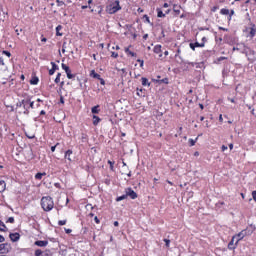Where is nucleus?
I'll return each instance as SVG.
<instances>
[{
    "label": "nucleus",
    "mask_w": 256,
    "mask_h": 256,
    "mask_svg": "<svg viewBox=\"0 0 256 256\" xmlns=\"http://www.w3.org/2000/svg\"><path fill=\"white\" fill-rule=\"evenodd\" d=\"M41 206L45 211H51L53 209L54 203H53V198L52 197H43L41 199Z\"/></svg>",
    "instance_id": "obj_1"
},
{
    "label": "nucleus",
    "mask_w": 256,
    "mask_h": 256,
    "mask_svg": "<svg viewBox=\"0 0 256 256\" xmlns=\"http://www.w3.org/2000/svg\"><path fill=\"white\" fill-rule=\"evenodd\" d=\"M119 10H121V6H119V1L116 0L113 6H110V8L108 9V13L110 14L117 13V11Z\"/></svg>",
    "instance_id": "obj_2"
},
{
    "label": "nucleus",
    "mask_w": 256,
    "mask_h": 256,
    "mask_svg": "<svg viewBox=\"0 0 256 256\" xmlns=\"http://www.w3.org/2000/svg\"><path fill=\"white\" fill-rule=\"evenodd\" d=\"M11 251V244H1L0 245V254L9 253Z\"/></svg>",
    "instance_id": "obj_3"
},
{
    "label": "nucleus",
    "mask_w": 256,
    "mask_h": 256,
    "mask_svg": "<svg viewBox=\"0 0 256 256\" xmlns=\"http://www.w3.org/2000/svg\"><path fill=\"white\" fill-rule=\"evenodd\" d=\"M62 69H64L68 79H73L75 77V75L71 74V69L69 68V66L62 64Z\"/></svg>",
    "instance_id": "obj_4"
},
{
    "label": "nucleus",
    "mask_w": 256,
    "mask_h": 256,
    "mask_svg": "<svg viewBox=\"0 0 256 256\" xmlns=\"http://www.w3.org/2000/svg\"><path fill=\"white\" fill-rule=\"evenodd\" d=\"M126 195L130 199H137V193L135 191H133V189H131V188L126 189Z\"/></svg>",
    "instance_id": "obj_5"
},
{
    "label": "nucleus",
    "mask_w": 256,
    "mask_h": 256,
    "mask_svg": "<svg viewBox=\"0 0 256 256\" xmlns=\"http://www.w3.org/2000/svg\"><path fill=\"white\" fill-rule=\"evenodd\" d=\"M246 235H247V230H242L240 233H238L237 235H235V237H236V245H237V243H239V242L241 241V239H243Z\"/></svg>",
    "instance_id": "obj_6"
},
{
    "label": "nucleus",
    "mask_w": 256,
    "mask_h": 256,
    "mask_svg": "<svg viewBox=\"0 0 256 256\" xmlns=\"http://www.w3.org/2000/svg\"><path fill=\"white\" fill-rule=\"evenodd\" d=\"M237 236H233L228 244V249H235L237 247Z\"/></svg>",
    "instance_id": "obj_7"
},
{
    "label": "nucleus",
    "mask_w": 256,
    "mask_h": 256,
    "mask_svg": "<svg viewBox=\"0 0 256 256\" xmlns=\"http://www.w3.org/2000/svg\"><path fill=\"white\" fill-rule=\"evenodd\" d=\"M9 237L13 243H16V241H19L21 235H19V233H11Z\"/></svg>",
    "instance_id": "obj_8"
},
{
    "label": "nucleus",
    "mask_w": 256,
    "mask_h": 256,
    "mask_svg": "<svg viewBox=\"0 0 256 256\" xmlns=\"http://www.w3.org/2000/svg\"><path fill=\"white\" fill-rule=\"evenodd\" d=\"M190 47L193 51H195V47H205V43H199V42H196L195 44L190 43Z\"/></svg>",
    "instance_id": "obj_9"
},
{
    "label": "nucleus",
    "mask_w": 256,
    "mask_h": 256,
    "mask_svg": "<svg viewBox=\"0 0 256 256\" xmlns=\"http://www.w3.org/2000/svg\"><path fill=\"white\" fill-rule=\"evenodd\" d=\"M35 245H37L38 247H47V245H49V242L38 240L35 242Z\"/></svg>",
    "instance_id": "obj_10"
},
{
    "label": "nucleus",
    "mask_w": 256,
    "mask_h": 256,
    "mask_svg": "<svg viewBox=\"0 0 256 256\" xmlns=\"http://www.w3.org/2000/svg\"><path fill=\"white\" fill-rule=\"evenodd\" d=\"M256 34V28H249V34L248 37H250V39H253V37H255Z\"/></svg>",
    "instance_id": "obj_11"
},
{
    "label": "nucleus",
    "mask_w": 256,
    "mask_h": 256,
    "mask_svg": "<svg viewBox=\"0 0 256 256\" xmlns=\"http://www.w3.org/2000/svg\"><path fill=\"white\" fill-rule=\"evenodd\" d=\"M154 53L158 54L159 57H163V54H161V46L160 45L154 47Z\"/></svg>",
    "instance_id": "obj_12"
},
{
    "label": "nucleus",
    "mask_w": 256,
    "mask_h": 256,
    "mask_svg": "<svg viewBox=\"0 0 256 256\" xmlns=\"http://www.w3.org/2000/svg\"><path fill=\"white\" fill-rule=\"evenodd\" d=\"M142 85H143L144 87H150L151 83H149V79L143 77V78H142Z\"/></svg>",
    "instance_id": "obj_13"
},
{
    "label": "nucleus",
    "mask_w": 256,
    "mask_h": 256,
    "mask_svg": "<svg viewBox=\"0 0 256 256\" xmlns=\"http://www.w3.org/2000/svg\"><path fill=\"white\" fill-rule=\"evenodd\" d=\"M62 29H63V26H62V25H58V26L56 27V35H57L58 37L63 36V34L59 32V31H61Z\"/></svg>",
    "instance_id": "obj_14"
},
{
    "label": "nucleus",
    "mask_w": 256,
    "mask_h": 256,
    "mask_svg": "<svg viewBox=\"0 0 256 256\" xmlns=\"http://www.w3.org/2000/svg\"><path fill=\"white\" fill-rule=\"evenodd\" d=\"M71 155H73V151L68 150L65 153V159H68V161H71Z\"/></svg>",
    "instance_id": "obj_15"
},
{
    "label": "nucleus",
    "mask_w": 256,
    "mask_h": 256,
    "mask_svg": "<svg viewBox=\"0 0 256 256\" xmlns=\"http://www.w3.org/2000/svg\"><path fill=\"white\" fill-rule=\"evenodd\" d=\"M93 119V125H99V121H101V118L99 116L94 115Z\"/></svg>",
    "instance_id": "obj_16"
},
{
    "label": "nucleus",
    "mask_w": 256,
    "mask_h": 256,
    "mask_svg": "<svg viewBox=\"0 0 256 256\" xmlns=\"http://www.w3.org/2000/svg\"><path fill=\"white\" fill-rule=\"evenodd\" d=\"M90 75L91 77H94V79H101V75L97 74L95 70H92Z\"/></svg>",
    "instance_id": "obj_17"
},
{
    "label": "nucleus",
    "mask_w": 256,
    "mask_h": 256,
    "mask_svg": "<svg viewBox=\"0 0 256 256\" xmlns=\"http://www.w3.org/2000/svg\"><path fill=\"white\" fill-rule=\"evenodd\" d=\"M5 187H6V184H5V181H0V193H3V191H5Z\"/></svg>",
    "instance_id": "obj_18"
},
{
    "label": "nucleus",
    "mask_w": 256,
    "mask_h": 256,
    "mask_svg": "<svg viewBox=\"0 0 256 256\" xmlns=\"http://www.w3.org/2000/svg\"><path fill=\"white\" fill-rule=\"evenodd\" d=\"M37 83H39V78L37 77H34L30 80L31 85H37Z\"/></svg>",
    "instance_id": "obj_19"
},
{
    "label": "nucleus",
    "mask_w": 256,
    "mask_h": 256,
    "mask_svg": "<svg viewBox=\"0 0 256 256\" xmlns=\"http://www.w3.org/2000/svg\"><path fill=\"white\" fill-rule=\"evenodd\" d=\"M157 13H158L157 17H160V18L165 17V13H163V11L159 8H157Z\"/></svg>",
    "instance_id": "obj_20"
},
{
    "label": "nucleus",
    "mask_w": 256,
    "mask_h": 256,
    "mask_svg": "<svg viewBox=\"0 0 256 256\" xmlns=\"http://www.w3.org/2000/svg\"><path fill=\"white\" fill-rule=\"evenodd\" d=\"M125 53H128V55H131V57H137V54H135L134 52H131V50H129V48L125 49Z\"/></svg>",
    "instance_id": "obj_21"
},
{
    "label": "nucleus",
    "mask_w": 256,
    "mask_h": 256,
    "mask_svg": "<svg viewBox=\"0 0 256 256\" xmlns=\"http://www.w3.org/2000/svg\"><path fill=\"white\" fill-rule=\"evenodd\" d=\"M47 175L45 172L44 173H37L35 175V179H43V176Z\"/></svg>",
    "instance_id": "obj_22"
},
{
    "label": "nucleus",
    "mask_w": 256,
    "mask_h": 256,
    "mask_svg": "<svg viewBox=\"0 0 256 256\" xmlns=\"http://www.w3.org/2000/svg\"><path fill=\"white\" fill-rule=\"evenodd\" d=\"M221 15H229V9H225L223 8L221 11H220Z\"/></svg>",
    "instance_id": "obj_23"
},
{
    "label": "nucleus",
    "mask_w": 256,
    "mask_h": 256,
    "mask_svg": "<svg viewBox=\"0 0 256 256\" xmlns=\"http://www.w3.org/2000/svg\"><path fill=\"white\" fill-rule=\"evenodd\" d=\"M92 113H94V114L99 113V106L92 107Z\"/></svg>",
    "instance_id": "obj_24"
},
{
    "label": "nucleus",
    "mask_w": 256,
    "mask_h": 256,
    "mask_svg": "<svg viewBox=\"0 0 256 256\" xmlns=\"http://www.w3.org/2000/svg\"><path fill=\"white\" fill-rule=\"evenodd\" d=\"M126 197H127V194L122 195V196L116 198V201H123Z\"/></svg>",
    "instance_id": "obj_25"
},
{
    "label": "nucleus",
    "mask_w": 256,
    "mask_h": 256,
    "mask_svg": "<svg viewBox=\"0 0 256 256\" xmlns=\"http://www.w3.org/2000/svg\"><path fill=\"white\" fill-rule=\"evenodd\" d=\"M58 7H65V2L57 0Z\"/></svg>",
    "instance_id": "obj_26"
},
{
    "label": "nucleus",
    "mask_w": 256,
    "mask_h": 256,
    "mask_svg": "<svg viewBox=\"0 0 256 256\" xmlns=\"http://www.w3.org/2000/svg\"><path fill=\"white\" fill-rule=\"evenodd\" d=\"M52 65V69H54V71H57V69H59V66H57V64H55V62H51Z\"/></svg>",
    "instance_id": "obj_27"
},
{
    "label": "nucleus",
    "mask_w": 256,
    "mask_h": 256,
    "mask_svg": "<svg viewBox=\"0 0 256 256\" xmlns=\"http://www.w3.org/2000/svg\"><path fill=\"white\" fill-rule=\"evenodd\" d=\"M0 231H5V224L0 220Z\"/></svg>",
    "instance_id": "obj_28"
},
{
    "label": "nucleus",
    "mask_w": 256,
    "mask_h": 256,
    "mask_svg": "<svg viewBox=\"0 0 256 256\" xmlns=\"http://www.w3.org/2000/svg\"><path fill=\"white\" fill-rule=\"evenodd\" d=\"M26 137H28V139H35V134H26Z\"/></svg>",
    "instance_id": "obj_29"
},
{
    "label": "nucleus",
    "mask_w": 256,
    "mask_h": 256,
    "mask_svg": "<svg viewBox=\"0 0 256 256\" xmlns=\"http://www.w3.org/2000/svg\"><path fill=\"white\" fill-rule=\"evenodd\" d=\"M190 146L193 147V145H195L196 140L190 139L189 140Z\"/></svg>",
    "instance_id": "obj_30"
},
{
    "label": "nucleus",
    "mask_w": 256,
    "mask_h": 256,
    "mask_svg": "<svg viewBox=\"0 0 256 256\" xmlns=\"http://www.w3.org/2000/svg\"><path fill=\"white\" fill-rule=\"evenodd\" d=\"M8 223H15V218L9 217L8 218Z\"/></svg>",
    "instance_id": "obj_31"
},
{
    "label": "nucleus",
    "mask_w": 256,
    "mask_h": 256,
    "mask_svg": "<svg viewBox=\"0 0 256 256\" xmlns=\"http://www.w3.org/2000/svg\"><path fill=\"white\" fill-rule=\"evenodd\" d=\"M67 223V220H60L58 222V225H65Z\"/></svg>",
    "instance_id": "obj_32"
},
{
    "label": "nucleus",
    "mask_w": 256,
    "mask_h": 256,
    "mask_svg": "<svg viewBox=\"0 0 256 256\" xmlns=\"http://www.w3.org/2000/svg\"><path fill=\"white\" fill-rule=\"evenodd\" d=\"M4 55H7V57H11V52H9V51H3L2 52Z\"/></svg>",
    "instance_id": "obj_33"
},
{
    "label": "nucleus",
    "mask_w": 256,
    "mask_h": 256,
    "mask_svg": "<svg viewBox=\"0 0 256 256\" xmlns=\"http://www.w3.org/2000/svg\"><path fill=\"white\" fill-rule=\"evenodd\" d=\"M42 253H43V252H42L41 250H39V249L35 251V255H36V256H40Z\"/></svg>",
    "instance_id": "obj_34"
},
{
    "label": "nucleus",
    "mask_w": 256,
    "mask_h": 256,
    "mask_svg": "<svg viewBox=\"0 0 256 256\" xmlns=\"http://www.w3.org/2000/svg\"><path fill=\"white\" fill-rule=\"evenodd\" d=\"M66 45H67V43L64 42L63 45H62V53H65Z\"/></svg>",
    "instance_id": "obj_35"
},
{
    "label": "nucleus",
    "mask_w": 256,
    "mask_h": 256,
    "mask_svg": "<svg viewBox=\"0 0 256 256\" xmlns=\"http://www.w3.org/2000/svg\"><path fill=\"white\" fill-rule=\"evenodd\" d=\"M164 242L166 243V247H169V243H171V240H169V239H164Z\"/></svg>",
    "instance_id": "obj_36"
},
{
    "label": "nucleus",
    "mask_w": 256,
    "mask_h": 256,
    "mask_svg": "<svg viewBox=\"0 0 256 256\" xmlns=\"http://www.w3.org/2000/svg\"><path fill=\"white\" fill-rule=\"evenodd\" d=\"M252 197H253L254 201L256 202V190L252 192Z\"/></svg>",
    "instance_id": "obj_37"
},
{
    "label": "nucleus",
    "mask_w": 256,
    "mask_h": 256,
    "mask_svg": "<svg viewBox=\"0 0 256 256\" xmlns=\"http://www.w3.org/2000/svg\"><path fill=\"white\" fill-rule=\"evenodd\" d=\"M111 57L117 58V57H119V54L112 52Z\"/></svg>",
    "instance_id": "obj_38"
},
{
    "label": "nucleus",
    "mask_w": 256,
    "mask_h": 256,
    "mask_svg": "<svg viewBox=\"0 0 256 256\" xmlns=\"http://www.w3.org/2000/svg\"><path fill=\"white\" fill-rule=\"evenodd\" d=\"M54 74H55V69H53V68L50 69V70H49V75H54Z\"/></svg>",
    "instance_id": "obj_39"
},
{
    "label": "nucleus",
    "mask_w": 256,
    "mask_h": 256,
    "mask_svg": "<svg viewBox=\"0 0 256 256\" xmlns=\"http://www.w3.org/2000/svg\"><path fill=\"white\" fill-rule=\"evenodd\" d=\"M108 163H109V165H110L111 171H113V162H111V160H109Z\"/></svg>",
    "instance_id": "obj_40"
},
{
    "label": "nucleus",
    "mask_w": 256,
    "mask_h": 256,
    "mask_svg": "<svg viewBox=\"0 0 256 256\" xmlns=\"http://www.w3.org/2000/svg\"><path fill=\"white\" fill-rule=\"evenodd\" d=\"M5 65V62L3 61V58L0 57V66L3 67Z\"/></svg>",
    "instance_id": "obj_41"
},
{
    "label": "nucleus",
    "mask_w": 256,
    "mask_h": 256,
    "mask_svg": "<svg viewBox=\"0 0 256 256\" xmlns=\"http://www.w3.org/2000/svg\"><path fill=\"white\" fill-rule=\"evenodd\" d=\"M57 145H59V143H57L55 146H52V147H51V151H52V152H55V149L57 148Z\"/></svg>",
    "instance_id": "obj_42"
},
{
    "label": "nucleus",
    "mask_w": 256,
    "mask_h": 256,
    "mask_svg": "<svg viewBox=\"0 0 256 256\" xmlns=\"http://www.w3.org/2000/svg\"><path fill=\"white\" fill-rule=\"evenodd\" d=\"M232 15H235V11H234V10H231V11H230L229 21H231V16H232Z\"/></svg>",
    "instance_id": "obj_43"
},
{
    "label": "nucleus",
    "mask_w": 256,
    "mask_h": 256,
    "mask_svg": "<svg viewBox=\"0 0 256 256\" xmlns=\"http://www.w3.org/2000/svg\"><path fill=\"white\" fill-rule=\"evenodd\" d=\"M86 209H93V206L91 204L86 205Z\"/></svg>",
    "instance_id": "obj_44"
},
{
    "label": "nucleus",
    "mask_w": 256,
    "mask_h": 256,
    "mask_svg": "<svg viewBox=\"0 0 256 256\" xmlns=\"http://www.w3.org/2000/svg\"><path fill=\"white\" fill-rule=\"evenodd\" d=\"M3 241H5V237L0 235V243H3Z\"/></svg>",
    "instance_id": "obj_45"
},
{
    "label": "nucleus",
    "mask_w": 256,
    "mask_h": 256,
    "mask_svg": "<svg viewBox=\"0 0 256 256\" xmlns=\"http://www.w3.org/2000/svg\"><path fill=\"white\" fill-rule=\"evenodd\" d=\"M138 63H140V67H143V60L138 59Z\"/></svg>",
    "instance_id": "obj_46"
},
{
    "label": "nucleus",
    "mask_w": 256,
    "mask_h": 256,
    "mask_svg": "<svg viewBox=\"0 0 256 256\" xmlns=\"http://www.w3.org/2000/svg\"><path fill=\"white\" fill-rule=\"evenodd\" d=\"M99 80H100L101 85L105 84V80H103L102 78H100Z\"/></svg>",
    "instance_id": "obj_47"
},
{
    "label": "nucleus",
    "mask_w": 256,
    "mask_h": 256,
    "mask_svg": "<svg viewBox=\"0 0 256 256\" xmlns=\"http://www.w3.org/2000/svg\"><path fill=\"white\" fill-rule=\"evenodd\" d=\"M114 227H119V222L118 221L114 222Z\"/></svg>",
    "instance_id": "obj_48"
},
{
    "label": "nucleus",
    "mask_w": 256,
    "mask_h": 256,
    "mask_svg": "<svg viewBox=\"0 0 256 256\" xmlns=\"http://www.w3.org/2000/svg\"><path fill=\"white\" fill-rule=\"evenodd\" d=\"M222 151H227V146L223 145L222 146Z\"/></svg>",
    "instance_id": "obj_49"
},
{
    "label": "nucleus",
    "mask_w": 256,
    "mask_h": 256,
    "mask_svg": "<svg viewBox=\"0 0 256 256\" xmlns=\"http://www.w3.org/2000/svg\"><path fill=\"white\" fill-rule=\"evenodd\" d=\"M94 221H95V223H99V218H97V216H95Z\"/></svg>",
    "instance_id": "obj_50"
},
{
    "label": "nucleus",
    "mask_w": 256,
    "mask_h": 256,
    "mask_svg": "<svg viewBox=\"0 0 256 256\" xmlns=\"http://www.w3.org/2000/svg\"><path fill=\"white\" fill-rule=\"evenodd\" d=\"M219 121L223 122V115H219Z\"/></svg>",
    "instance_id": "obj_51"
},
{
    "label": "nucleus",
    "mask_w": 256,
    "mask_h": 256,
    "mask_svg": "<svg viewBox=\"0 0 256 256\" xmlns=\"http://www.w3.org/2000/svg\"><path fill=\"white\" fill-rule=\"evenodd\" d=\"M59 81H61V78H57L55 79V83H59Z\"/></svg>",
    "instance_id": "obj_52"
},
{
    "label": "nucleus",
    "mask_w": 256,
    "mask_h": 256,
    "mask_svg": "<svg viewBox=\"0 0 256 256\" xmlns=\"http://www.w3.org/2000/svg\"><path fill=\"white\" fill-rule=\"evenodd\" d=\"M163 7H164L165 9H167V7H169V4H168V3H164Z\"/></svg>",
    "instance_id": "obj_53"
},
{
    "label": "nucleus",
    "mask_w": 256,
    "mask_h": 256,
    "mask_svg": "<svg viewBox=\"0 0 256 256\" xmlns=\"http://www.w3.org/2000/svg\"><path fill=\"white\" fill-rule=\"evenodd\" d=\"M144 17H145L146 21L149 23V16L145 15Z\"/></svg>",
    "instance_id": "obj_54"
},
{
    "label": "nucleus",
    "mask_w": 256,
    "mask_h": 256,
    "mask_svg": "<svg viewBox=\"0 0 256 256\" xmlns=\"http://www.w3.org/2000/svg\"><path fill=\"white\" fill-rule=\"evenodd\" d=\"M205 41H207V38H206V37H203V38H202V43H205Z\"/></svg>",
    "instance_id": "obj_55"
},
{
    "label": "nucleus",
    "mask_w": 256,
    "mask_h": 256,
    "mask_svg": "<svg viewBox=\"0 0 256 256\" xmlns=\"http://www.w3.org/2000/svg\"><path fill=\"white\" fill-rule=\"evenodd\" d=\"M15 31H16L17 35H19V31L21 32V31H23V30H22V29H20V30H19V29H16Z\"/></svg>",
    "instance_id": "obj_56"
},
{
    "label": "nucleus",
    "mask_w": 256,
    "mask_h": 256,
    "mask_svg": "<svg viewBox=\"0 0 256 256\" xmlns=\"http://www.w3.org/2000/svg\"><path fill=\"white\" fill-rule=\"evenodd\" d=\"M43 43H47V38H42Z\"/></svg>",
    "instance_id": "obj_57"
},
{
    "label": "nucleus",
    "mask_w": 256,
    "mask_h": 256,
    "mask_svg": "<svg viewBox=\"0 0 256 256\" xmlns=\"http://www.w3.org/2000/svg\"><path fill=\"white\" fill-rule=\"evenodd\" d=\"M56 78L61 79V73H58Z\"/></svg>",
    "instance_id": "obj_58"
},
{
    "label": "nucleus",
    "mask_w": 256,
    "mask_h": 256,
    "mask_svg": "<svg viewBox=\"0 0 256 256\" xmlns=\"http://www.w3.org/2000/svg\"><path fill=\"white\" fill-rule=\"evenodd\" d=\"M147 37H149V35H148V34H145V35L143 36V39H147Z\"/></svg>",
    "instance_id": "obj_59"
},
{
    "label": "nucleus",
    "mask_w": 256,
    "mask_h": 256,
    "mask_svg": "<svg viewBox=\"0 0 256 256\" xmlns=\"http://www.w3.org/2000/svg\"><path fill=\"white\" fill-rule=\"evenodd\" d=\"M63 85H65V82H64V81H62V82L60 83V87H63Z\"/></svg>",
    "instance_id": "obj_60"
},
{
    "label": "nucleus",
    "mask_w": 256,
    "mask_h": 256,
    "mask_svg": "<svg viewBox=\"0 0 256 256\" xmlns=\"http://www.w3.org/2000/svg\"><path fill=\"white\" fill-rule=\"evenodd\" d=\"M71 229H66V233H71Z\"/></svg>",
    "instance_id": "obj_61"
},
{
    "label": "nucleus",
    "mask_w": 256,
    "mask_h": 256,
    "mask_svg": "<svg viewBox=\"0 0 256 256\" xmlns=\"http://www.w3.org/2000/svg\"><path fill=\"white\" fill-rule=\"evenodd\" d=\"M200 109H204L203 104H199Z\"/></svg>",
    "instance_id": "obj_62"
},
{
    "label": "nucleus",
    "mask_w": 256,
    "mask_h": 256,
    "mask_svg": "<svg viewBox=\"0 0 256 256\" xmlns=\"http://www.w3.org/2000/svg\"><path fill=\"white\" fill-rule=\"evenodd\" d=\"M194 155H195V157H198L199 152H195Z\"/></svg>",
    "instance_id": "obj_63"
},
{
    "label": "nucleus",
    "mask_w": 256,
    "mask_h": 256,
    "mask_svg": "<svg viewBox=\"0 0 256 256\" xmlns=\"http://www.w3.org/2000/svg\"><path fill=\"white\" fill-rule=\"evenodd\" d=\"M230 149H233V144H229Z\"/></svg>",
    "instance_id": "obj_64"
}]
</instances>
